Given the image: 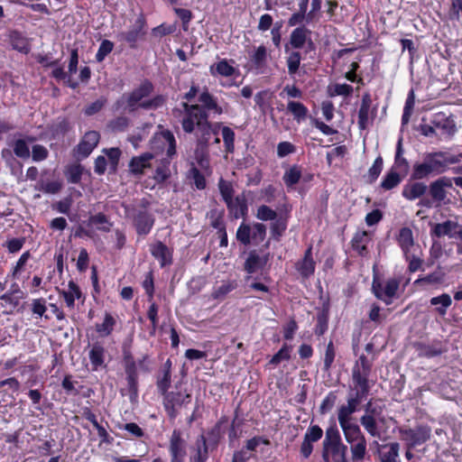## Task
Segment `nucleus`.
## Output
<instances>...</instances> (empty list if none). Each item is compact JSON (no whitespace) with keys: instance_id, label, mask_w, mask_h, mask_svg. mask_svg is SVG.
Masks as SVG:
<instances>
[{"instance_id":"obj_41","label":"nucleus","mask_w":462,"mask_h":462,"mask_svg":"<svg viewBox=\"0 0 462 462\" xmlns=\"http://www.w3.org/2000/svg\"><path fill=\"white\" fill-rule=\"evenodd\" d=\"M339 430L336 426L329 427L326 430L325 439L322 443V449L328 450V448L343 445Z\"/></svg>"},{"instance_id":"obj_44","label":"nucleus","mask_w":462,"mask_h":462,"mask_svg":"<svg viewBox=\"0 0 462 462\" xmlns=\"http://www.w3.org/2000/svg\"><path fill=\"white\" fill-rule=\"evenodd\" d=\"M300 178L301 167L294 164L284 172L282 180L288 188H291L300 181Z\"/></svg>"},{"instance_id":"obj_37","label":"nucleus","mask_w":462,"mask_h":462,"mask_svg":"<svg viewBox=\"0 0 462 462\" xmlns=\"http://www.w3.org/2000/svg\"><path fill=\"white\" fill-rule=\"evenodd\" d=\"M196 130L198 131L197 146L201 149H208L212 135L211 122H209V120H207Z\"/></svg>"},{"instance_id":"obj_38","label":"nucleus","mask_w":462,"mask_h":462,"mask_svg":"<svg viewBox=\"0 0 462 462\" xmlns=\"http://www.w3.org/2000/svg\"><path fill=\"white\" fill-rule=\"evenodd\" d=\"M88 226H96L97 230L108 233L113 226V222L110 221L109 217L105 213L98 212L88 217Z\"/></svg>"},{"instance_id":"obj_64","label":"nucleus","mask_w":462,"mask_h":462,"mask_svg":"<svg viewBox=\"0 0 462 462\" xmlns=\"http://www.w3.org/2000/svg\"><path fill=\"white\" fill-rule=\"evenodd\" d=\"M389 451L383 454L381 462H401L399 459L400 444L392 442L389 445Z\"/></svg>"},{"instance_id":"obj_21","label":"nucleus","mask_w":462,"mask_h":462,"mask_svg":"<svg viewBox=\"0 0 462 462\" xmlns=\"http://www.w3.org/2000/svg\"><path fill=\"white\" fill-rule=\"evenodd\" d=\"M199 107H201L202 111L209 115L213 112L215 115H222L224 110L221 106L218 105L217 99L214 97L208 88H205L199 96Z\"/></svg>"},{"instance_id":"obj_24","label":"nucleus","mask_w":462,"mask_h":462,"mask_svg":"<svg viewBox=\"0 0 462 462\" xmlns=\"http://www.w3.org/2000/svg\"><path fill=\"white\" fill-rule=\"evenodd\" d=\"M270 258V253H267L263 256H260L256 250H252L249 252L248 256L244 263V270L247 273H254L258 269L263 268L268 263Z\"/></svg>"},{"instance_id":"obj_56","label":"nucleus","mask_w":462,"mask_h":462,"mask_svg":"<svg viewBox=\"0 0 462 462\" xmlns=\"http://www.w3.org/2000/svg\"><path fill=\"white\" fill-rule=\"evenodd\" d=\"M130 125V119L125 116H119L107 123L108 129L113 133L125 132Z\"/></svg>"},{"instance_id":"obj_53","label":"nucleus","mask_w":462,"mask_h":462,"mask_svg":"<svg viewBox=\"0 0 462 462\" xmlns=\"http://www.w3.org/2000/svg\"><path fill=\"white\" fill-rule=\"evenodd\" d=\"M287 109L297 121L305 119L309 112L307 106L304 104L297 101H289Z\"/></svg>"},{"instance_id":"obj_23","label":"nucleus","mask_w":462,"mask_h":462,"mask_svg":"<svg viewBox=\"0 0 462 462\" xmlns=\"http://www.w3.org/2000/svg\"><path fill=\"white\" fill-rule=\"evenodd\" d=\"M210 449L206 446L202 438H196L189 449V462H207L209 458Z\"/></svg>"},{"instance_id":"obj_11","label":"nucleus","mask_w":462,"mask_h":462,"mask_svg":"<svg viewBox=\"0 0 462 462\" xmlns=\"http://www.w3.org/2000/svg\"><path fill=\"white\" fill-rule=\"evenodd\" d=\"M228 422V417L222 415L213 427L208 429L204 433L199 435L197 438H202L205 440L206 446L211 452L216 451L224 437L225 425Z\"/></svg>"},{"instance_id":"obj_59","label":"nucleus","mask_w":462,"mask_h":462,"mask_svg":"<svg viewBox=\"0 0 462 462\" xmlns=\"http://www.w3.org/2000/svg\"><path fill=\"white\" fill-rule=\"evenodd\" d=\"M171 384V374L161 372L156 378V386L161 395L167 393Z\"/></svg>"},{"instance_id":"obj_13","label":"nucleus","mask_w":462,"mask_h":462,"mask_svg":"<svg viewBox=\"0 0 462 462\" xmlns=\"http://www.w3.org/2000/svg\"><path fill=\"white\" fill-rule=\"evenodd\" d=\"M145 27L146 19L143 14H140L136 18L133 28L127 32L119 33L118 38L120 41L126 42L131 49H135L138 41L146 34Z\"/></svg>"},{"instance_id":"obj_62","label":"nucleus","mask_w":462,"mask_h":462,"mask_svg":"<svg viewBox=\"0 0 462 462\" xmlns=\"http://www.w3.org/2000/svg\"><path fill=\"white\" fill-rule=\"evenodd\" d=\"M266 226L263 223H254L252 226V243L258 245L263 242L266 237Z\"/></svg>"},{"instance_id":"obj_58","label":"nucleus","mask_w":462,"mask_h":462,"mask_svg":"<svg viewBox=\"0 0 462 462\" xmlns=\"http://www.w3.org/2000/svg\"><path fill=\"white\" fill-rule=\"evenodd\" d=\"M353 93V87L346 83L335 84L328 88V95L330 97L336 96L349 97Z\"/></svg>"},{"instance_id":"obj_4","label":"nucleus","mask_w":462,"mask_h":462,"mask_svg":"<svg viewBox=\"0 0 462 462\" xmlns=\"http://www.w3.org/2000/svg\"><path fill=\"white\" fill-rule=\"evenodd\" d=\"M370 390L356 388L355 393H349L346 404H342L337 409V420L341 429L357 425L353 422L352 415L359 411V406L369 394Z\"/></svg>"},{"instance_id":"obj_12","label":"nucleus","mask_w":462,"mask_h":462,"mask_svg":"<svg viewBox=\"0 0 462 462\" xmlns=\"http://www.w3.org/2000/svg\"><path fill=\"white\" fill-rule=\"evenodd\" d=\"M372 365L365 355H361L352 369V380L356 388L370 390L369 375Z\"/></svg>"},{"instance_id":"obj_42","label":"nucleus","mask_w":462,"mask_h":462,"mask_svg":"<svg viewBox=\"0 0 462 462\" xmlns=\"http://www.w3.org/2000/svg\"><path fill=\"white\" fill-rule=\"evenodd\" d=\"M116 324V320L112 314L106 312L103 322L96 324L95 328L100 337H105L112 334Z\"/></svg>"},{"instance_id":"obj_63","label":"nucleus","mask_w":462,"mask_h":462,"mask_svg":"<svg viewBox=\"0 0 462 462\" xmlns=\"http://www.w3.org/2000/svg\"><path fill=\"white\" fill-rule=\"evenodd\" d=\"M269 446L271 444L269 439L263 436H254L245 441V445L242 448V449H246L249 453H254L256 451V448L259 445Z\"/></svg>"},{"instance_id":"obj_9","label":"nucleus","mask_w":462,"mask_h":462,"mask_svg":"<svg viewBox=\"0 0 462 462\" xmlns=\"http://www.w3.org/2000/svg\"><path fill=\"white\" fill-rule=\"evenodd\" d=\"M126 213L132 218L133 226L139 236L150 234L155 223V217L151 212L133 208L126 210Z\"/></svg>"},{"instance_id":"obj_26","label":"nucleus","mask_w":462,"mask_h":462,"mask_svg":"<svg viewBox=\"0 0 462 462\" xmlns=\"http://www.w3.org/2000/svg\"><path fill=\"white\" fill-rule=\"evenodd\" d=\"M428 189V186L421 181L406 183L402 190V196L410 201L420 199Z\"/></svg>"},{"instance_id":"obj_45","label":"nucleus","mask_w":462,"mask_h":462,"mask_svg":"<svg viewBox=\"0 0 462 462\" xmlns=\"http://www.w3.org/2000/svg\"><path fill=\"white\" fill-rule=\"evenodd\" d=\"M383 168V160L382 156H378L374 161L372 166L369 168L366 175L364 176L365 179V182L368 184H373L380 176Z\"/></svg>"},{"instance_id":"obj_2","label":"nucleus","mask_w":462,"mask_h":462,"mask_svg":"<svg viewBox=\"0 0 462 462\" xmlns=\"http://www.w3.org/2000/svg\"><path fill=\"white\" fill-rule=\"evenodd\" d=\"M182 109L174 108L173 115L179 118L185 134H192L203 123L208 120L209 115L199 107V104L181 103Z\"/></svg>"},{"instance_id":"obj_51","label":"nucleus","mask_w":462,"mask_h":462,"mask_svg":"<svg viewBox=\"0 0 462 462\" xmlns=\"http://www.w3.org/2000/svg\"><path fill=\"white\" fill-rule=\"evenodd\" d=\"M83 167L79 163L70 164L65 170V176L68 182L78 184L80 182L83 175Z\"/></svg>"},{"instance_id":"obj_52","label":"nucleus","mask_w":462,"mask_h":462,"mask_svg":"<svg viewBox=\"0 0 462 462\" xmlns=\"http://www.w3.org/2000/svg\"><path fill=\"white\" fill-rule=\"evenodd\" d=\"M122 356L125 372L137 371L136 362L131 351V346L124 344L122 346Z\"/></svg>"},{"instance_id":"obj_32","label":"nucleus","mask_w":462,"mask_h":462,"mask_svg":"<svg viewBox=\"0 0 462 462\" xmlns=\"http://www.w3.org/2000/svg\"><path fill=\"white\" fill-rule=\"evenodd\" d=\"M346 450L347 447L345 444L328 448V450L322 449V458L325 462H347Z\"/></svg>"},{"instance_id":"obj_36","label":"nucleus","mask_w":462,"mask_h":462,"mask_svg":"<svg viewBox=\"0 0 462 462\" xmlns=\"http://www.w3.org/2000/svg\"><path fill=\"white\" fill-rule=\"evenodd\" d=\"M409 162L407 159L403 157L402 139L400 138L396 144L394 162L393 165L391 167V170H394L396 171H400L402 172V175L405 176L409 171Z\"/></svg>"},{"instance_id":"obj_18","label":"nucleus","mask_w":462,"mask_h":462,"mask_svg":"<svg viewBox=\"0 0 462 462\" xmlns=\"http://www.w3.org/2000/svg\"><path fill=\"white\" fill-rule=\"evenodd\" d=\"M150 253L159 262L161 268L169 266L173 262V249L167 246L162 241L151 244Z\"/></svg>"},{"instance_id":"obj_6","label":"nucleus","mask_w":462,"mask_h":462,"mask_svg":"<svg viewBox=\"0 0 462 462\" xmlns=\"http://www.w3.org/2000/svg\"><path fill=\"white\" fill-rule=\"evenodd\" d=\"M383 406H374L370 400L364 407V414L359 420L367 434L373 438H381L379 425L385 424Z\"/></svg>"},{"instance_id":"obj_22","label":"nucleus","mask_w":462,"mask_h":462,"mask_svg":"<svg viewBox=\"0 0 462 462\" xmlns=\"http://www.w3.org/2000/svg\"><path fill=\"white\" fill-rule=\"evenodd\" d=\"M152 152H144L139 156H134L129 162V171L137 176L144 173L146 169L152 167L151 161L153 159Z\"/></svg>"},{"instance_id":"obj_46","label":"nucleus","mask_w":462,"mask_h":462,"mask_svg":"<svg viewBox=\"0 0 462 462\" xmlns=\"http://www.w3.org/2000/svg\"><path fill=\"white\" fill-rule=\"evenodd\" d=\"M430 304L432 306L440 305L439 307H436V311L439 315L444 316L447 313V309L451 306L452 300L449 294L442 293L441 295L431 298Z\"/></svg>"},{"instance_id":"obj_34","label":"nucleus","mask_w":462,"mask_h":462,"mask_svg":"<svg viewBox=\"0 0 462 462\" xmlns=\"http://www.w3.org/2000/svg\"><path fill=\"white\" fill-rule=\"evenodd\" d=\"M311 32L304 25L295 28L290 35V44L293 49H301L307 42Z\"/></svg>"},{"instance_id":"obj_47","label":"nucleus","mask_w":462,"mask_h":462,"mask_svg":"<svg viewBox=\"0 0 462 462\" xmlns=\"http://www.w3.org/2000/svg\"><path fill=\"white\" fill-rule=\"evenodd\" d=\"M207 217L209 218L210 226L213 227L214 229H220V228L226 226V222L224 219V217H225V209L224 208H221V209L211 208L207 213Z\"/></svg>"},{"instance_id":"obj_7","label":"nucleus","mask_w":462,"mask_h":462,"mask_svg":"<svg viewBox=\"0 0 462 462\" xmlns=\"http://www.w3.org/2000/svg\"><path fill=\"white\" fill-rule=\"evenodd\" d=\"M346 441L350 446L351 459L359 462L365 459L367 454V441L359 425H353L341 429Z\"/></svg>"},{"instance_id":"obj_1","label":"nucleus","mask_w":462,"mask_h":462,"mask_svg":"<svg viewBox=\"0 0 462 462\" xmlns=\"http://www.w3.org/2000/svg\"><path fill=\"white\" fill-rule=\"evenodd\" d=\"M462 161V152L449 154L438 151L425 152L420 162H416L412 166L411 178L414 180L435 177L445 173L449 166L459 163Z\"/></svg>"},{"instance_id":"obj_35","label":"nucleus","mask_w":462,"mask_h":462,"mask_svg":"<svg viewBox=\"0 0 462 462\" xmlns=\"http://www.w3.org/2000/svg\"><path fill=\"white\" fill-rule=\"evenodd\" d=\"M405 176L394 170H389L382 179L380 189L383 191L392 190L397 188Z\"/></svg>"},{"instance_id":"obj_31","label":"nucleus","mask_w":462,"mask_h":462,"mask_svg":"<svg viewBox=\"0 0 462 462\" xmlns=\"http://www.w3.org/2000/svg\"><path fill=\"white\" fill-rule=\"evenodd\" d=\"M34 141L35 138L31 135H26L25 139H15L12 144L14 154L22 160H28L31 156L28 143Z\"/></svg>"},{"instance_id":"obj_10","label":"nucleus","mask_w":462,"mask_h":462,"mask_svg":"<svg viewBox=\"0 0 462 462\" xmlns=\"http://www.w3.org/2000/svg\"><path fill=\"white\" fill-rule=\"evenodd\" d=\"M163 407L171 420H175L179 415L178 408L185 406L191 402V394L185 392H167L162 394Z\"/></svg>"},{"instance_id":"obj_25","label":"nucleus","mask_w":462,"mask_h":462,"mask_svg":"<svg viewBox=\"0 0 462 462\" xmlns=\"http://www.w3.org/2000/svg\"><path fill=\"white\" fill-rule=\"evenodd\" d=\"M88 357L91 364V370L96 372L101 367H105L106 349L102 343L95 342L88 352Z\"/></svg>"},{"instance_id":"obj_60","label":"nucleus","mask_w":462,"mask_h":462,"mask_svg":"<svg viewBox=\"0 0 462 462\" xmlns=\"http://www.w3.org/2000/svg\"><path fill=\"white\" fill-rule=\"evenodd\" d=\"M10 41L13 48L21 52H27V42L26 39L18 31H13L10 34Z\"/></svg>"},{"instance_id":"obj_20","label":"nucleus","mask_w":462,"mask_h":462,"mask_svg":"<svg viewBox=\"0 0 462 462\" xmlns=\"http://www.w3.org/2000/svg\"><path fill=\"white\" fill-rule=\"evenodd\" d=\"M372 240V232L365 230L356 231L351 239V248L361 257L369 255L368 244Z\"/></svg>"},{"instance_id":"obj_3","label":"nucleus","mask_w":462,"mask_h":462,"mask_svg":"<svg viewBox=\"0 0 462 462\" xmlns=\"http://www.w3.org/2000/svg\"><path fill=\"white\" fill-rule=\"evenodd\" d=\"M453 182L456 186L462 189V176L454 178L442 176L431 181L428 187L431 199H421L419 202V206L431 208L432 202H436L438 205H440L447 198V189H451L453 187Z\"/></svg>"},{"instance_id":"obj_49","label":"nucleus","mask_w":462,"mask_h":462,"mask_svg":"<svg viewBox=\"0 0 462 462\" xmlns=\"http://www.w3.org/2000/svg\"><path fill=\"white\" fill-rule=\"evenodd\" d=\"M252 226L245 223L242 222L236 233V240L243 245H249L252 244Z\"/></svg>"},{"instance_id":"obj_5","label":"nucleus","mask_w":462,"mask_h":462,"mask_svg":"<svg viewBox=\"0 0 462 462\" xmlns=\"http://www.w3.org/2000/svg\"><path fill=\"white\" fill-rule=\"evenodd\" d=\"M402 281V276H396L388 278L383 282L379 274L374 271L372 292L377 300H382L386 305H390L393 303V299L397 297Z\"/></svg>"},{"instance_id":"obj_40","label":"nucleus","mask_w":462,"mask_h":462,"mask_svg":"<svg viewBox=\"0 0 462 462\" xmlns=\"http://www.w3.org/2000/svg\"><path fill=\"white\" fill-rule=\"evenodd\" d=\"M217 186L221 198L226 205V208L232 210V199H234L235 194L233 183L221 177L218 180Z\"/></svg>"},{"instance_id":"obj_57","label":"nucleus","mask_w":462,"mask_h":462,"mask_svg":"<svg viewBox=\"0 0 462 462\" xmlns=\"http://www.w3.org/2000/svg\"><path fill=\"white\" fill-rule=\"evenodd\" d=\"M445 274L440 271H436L431 273L427 274L426 276L418 278L415 282V285H423V284H439L441 283L444 280Z\"/></svg>"},{"instance_id":"obj_28","label":"nucleus","mask_w":462,"mask_h":462,"mask_svg":"<svg viewBox=\"0 0 462 462\" xmlns=\"http://www.w3.org/2000/svg\"><path fill=\"white\" fill-rule=\"evenodd\" d=\"M432 125L448 136L453 135L457 131L454 120L448 116H446V115L443 113L436 114L434 116Z\"/></svg>"},{"instance_id":"obj_17","label":"nucleus","mask_w":462,"mask_h":462,"mask_svg":"<svg viewBox=\"0 0 462 462\" xmlns=\"http://www.w3.org/2000/svg\"><path fill=\"white\" fill-rule=\"evenodd\" d=\"M100 134L97 131L87 132L79 143L75 147L74 152L78 157L85 159L89 156L92 151L98 144Z\"/></svg>"},{"instance_id":"obj_15","label":"nucleus","mask_w":462,"mask_h":462,"mask_svg":"<svg viewBox=\"0 0 462 462\" xmlns=\"http://www.w3.org/2000/svg\"><path fill=\"white\" fill-rule=\"evenodd\" d=\"M323 430L319 425H310L303 438V441L300 447V456L307 459L309 458L313 451V443L319 441L323 437Z\"/></svg>"},{"instance_id":"obj_48","label":"nucleus","mask_w":462,"mask_h":462,"mask_svg":"<svg viewBox=\"0 0 462 462\" xmlns=\"http://www.w3.org/2000/svg\"><path fill=\"white\" fill-rule=\"evenodd\" d=\"M237 288L236 281L224 282L220 286L214 288L211 297L214 300H223L229 292Z\"/></svg>"},{"instance_id":"obj_27","label":"nucleus","mask_w":462,"mask_h":462,"mask_svg":"<svg viewBox=\"0 0 462 462\" xmlns=\"http://www.w3.org/2000/svg\"><path fill=\"white\" fill-rule=\"evenodd\" d=\"M457 228H461L459 225L452 220H446L434 226L431 235L437 237L448 236L450 238L457 236Z\"/></svg>"},{"instance_id":"obj_16","label":"nucleus","mask_w":462,"mask_h":462,"mask_svg":"<svg viewBox=\"0 0 462 462\" xmlns=\"http://www.w3.org/2000/svg\"><path fill=\"white\" fill-rule=\"evenodd\" d=\"M372 97L369 92H365L362 96L360 107L358 109V120L357 125L360 130L367 129L369 125V114L371 113L372 121L376 116L377 107L372 108Z\"/></svg>"},{"instance_id":"obj_8","label":"nucleus","mask_w":462,"mask_h":462,"mask_svg":"<svg viewBox=\"0 0 462 462\" xmlns=\"http://www.w3.org/2000/svg\"><path fill=\"white\" fill-rule=\"evenodd\" d=\"M400 439L404 442L405 448H415L428 442L432 435L431 427L426 423L417 424L414 428H398Z\"/></svg>"},{"instance_id":"obj_29","label":"nucleus","mask_w":462,"mask_h":462,"mask_svg":"<svg viewBox=\"0 0 462 462\" xmlns=\"http://www.w3.org/2000/svg\"><path fill=\"white\" fill-rule=\"evenodd\" d=\"M227 210L230 217L234 219L245 217L248 214V205L245 194L237 195L232 199V210Z\"/></svg>"},{"instance_id":"obj_33","label":"nucleus","mask_w":462,"mask_h":462,"mask_svg":"<svg viewBox=\"0 0 462 462\" xmlns=\"http://www.w3.org/2000/svg\"><path fill=\"white\" fill-rule=\"evenodd\" d=\"M396 240L403 254H407V253L411 252V248L414 246V238L412 230L410 227H402L399 230Z\"/></svg>"},{"instance_id":"obj_50","label":"nucleus","mask_w":462,"mask_h":462,"mask_svg":"<svg viewBox=\"0 0 462 462\" xmlns=\"http://www.w3.org/2000/svg\"><path fill=\"white\" fill-rule=\"evenodd\" d=\"M295 268L302 278L309 279L315 273L316 263L315 261L301 259L295 263Z\"/></svg>"},{"instance_id":"obj_61","label":"nucleus","mask_w":462,"mask_h":462,"mask_svg":"<svg viewBox=\"0 0 462 462\" xmlns=\"http://www.w3.org/2000/svg\"><path fill=\"white\" fill-rule=\"evenodd\" d=\"M335 357H336V348H335L333 341L330 340L327 344L326 349H325L323 371L328 372L331 369L332 365L335 361Z\"/></svg>"},{"instance_id":"obj_54","label":"nucleus","mask_w":462,"mask_h":462,"mask_svg":"<svg viewBox=\"0 0 462 462\" xmlns=\"http://www.w3.org/2000/svg\"><path fill=\"white\" fill-rule=\"evenodd\" d=\"M212 73L223 77H231L235 74L236 69L226 59H223L211 67Z\"/></svg>"},{"instance_id":"obj_14","label":"nucleus","mask_w":462,"mask_h":462,"mask_svg":"<svg viewBox=\"0 0 462 462\" xmlns=\"http://www.w3.org/2000/svg\"><path fill=\"white\" fill-rule=\"evenodd\" d=\"M186 440L182 438V433L180 430H173L169 442V454L171 462H184L186 451Z\"/></svg>"},{"instance_id":"obj_30","label":"nucleus","mask_w":462,"mask_h":462,"mask_svg":"<svg viewBox=\"0 0 462 462\" xmlns=\"http://www.w3.org/2000/svg\"><path fill=\"white\" fill-rule=\"evenodd\" d=\"M70 122L67 117L59 116L49 125V132L53 139L64 137L70 130Z\"/></svg>"},{"instance_id":"obj_19","label":"nucleus","mask_w":462,"mask_h":462,"mask_svg":"<svg viewBox=\"0 0 462 462\" xmlns=\"http://www.w3.org/2000/svg\"><path fill=\"white\" fill-rule=\"evenodd\" d=\"M414 347L418 352V356L425 358H433L439 356L447 352V347L441 340H433L431 343L416 342Z\"/></svg>"},{"instance_id":"obj_55","label":"nucleus","mask_w":462,"mask_h":462,"mask_svg":"<svg viewBox=\"0 0 462 462\" xmlns=\"http://www.w3.org/2000/svg\"><path fill=\"white\" fill-rule=\"evenodd\" d=\"M222 138L224 142L225 151L227 153H233L235 152V138L236 134L233 129L229 126H222L221 128Z\"/></svg>"},{"instance_id":"obj_39","label":"nucleus","mask_w":462,"mask_h":462,"mask_svg":"<svg viewBox=\"0 0 462 462\" xmlns=\"http://www.w3.org/2000/svg\"><path fill=\"white\" fill-rule=\"evenodd\" d=\"M317 323L314 333L316 336H323L328 328L329 307L323 305L322 309L317 313Z\"/></svg>"},{"instance_id":"obj_43","label":"nucleus","mask_w":462,"mask_h":462,"mask_svg":"<svg viewBox=\"0 0 462 462\" xmlns=\"http://www.w3.org/2000/svg\"><path fill=\"white\" fill-rule=\"evenodd\" d=\"M154 90L153 83L150 79H143L140 85L134 88L130 93L134 96L141 102L144 101L145 97H149Z\"/></svg>"}]
</instances>
